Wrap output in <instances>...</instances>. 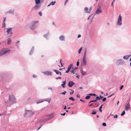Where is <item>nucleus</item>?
<instances>
[{"instance_id": "1", "label": "nucleus", "mask_w": 131, "mask_h": 131, "mask_svg": "<svg viewBox=\"0 0 131 131\" xmlns=\"http://www.w3.org/2000/svg\"><path fill=\"white\" fill-rule=\"evenodd\" d=\"M39 22L37 21H32L30 24V28L31 29L33 30L35 29V25Z\"/></svg>"}, {"instance_id": "2", "label": "nucleus", "mask_w": 131, "mask_h": 131, "mask_svg": "<svg viewBox=\"0 0 131 131\" xmlns=\"http://www.w3.org/2000/svg\"><path fill=\"white\" fill-rule=\"evenodd\" d=\"M5 48L3 49L0 50V56L3 55L6 53H9L10 52V50H5Z\"/></svg>"}, {"instance_id": "3", "label": "nucleus", "mask_w": 131, "mask_h": 131, "mask_svg": "<svg viewBox=\"0 0 131 131\" xmlns=\"http://www.w3.org/2000/svg\"><path fill=\"white\" fill-rule=\"evenodd\" d=\"M9 100L12 103L15 102L16 101V99L13 95H11L9 96Z\"/></svg>"}, {"instance_id": "4", "label": "nucleus", "mask_w": 131, "mask_h": 131, "mask_svg": "<svg viewBox=\"0 0 131 131\" xmlns=\"http://www.w3.org/2000/svg\"><path fill=\"white\" fill-rule=\"evenodd\" d=\"M34 114V113L29 110L27 111L26 112L25 114L24 115L25 117L27 116L28 117L31 116Z\"/></svg>"}, {"instance_id": "5", "label": "nucleus", "mask_w": 131, "mask_h": 131, "mask_svg": "<svg viewBox=\"0 0 131 131\" xmlns=\"http://www.w3.org/2000/svg\"><path fill=\"white\" fill-rule=\"evenodd\" d=\"M12 28H11L6 29H7L6 32H7V35L8 37L11 36L12 34Z\"/></svg>"}, {"instance_id": "6", "label": "nucleus", "mask_w": 131, "mask_h": 131, "mask_svg": "<svg viewBox=\"0 0 131 131\" xmlns=\"http://www.w3.org/2000/svg\"><path fill=\"white\" fill-rule=\"evenodd\" d=\"M102 13V10L100 7H99L95 12V14H99Z\"/></svg>"}, {"instance_id": "7", "label": "nucleus", "mask_w": 131, "mask_h": 131, "mask_svg": "<svg viewBox=\"0 0 131 131\" xmlns=\"http://www.w3.org/2000/svg\"><path fill=\"white\" fill-rule=\"evenodd\" d=\"M49 117H51L50 118H48L47 119H44V122H42V121H41V123H44V122H45L47 121H48L49 120H50L51 118H53V114H50V115H49Z\"/></svg>"}, {"instance_id": "8", "label": "nucleus", "mask_w": 131, "mask_h": 131, "mask_svg": "<svg viewBox=\"0 0 131 131\" xmlns=\"http://www.w3.org/2000/svg\"><path fill=\"white\" fill-rule=\"evenodd\" d=\"M122 18L121 17V15H120L118 17V21L117 22V24H118L119 25H120L122 24V23L121 22H120L122 21Z\"/></svg>"}, {"instance_id": "9", "label": "nucleus", "mask_w": 131, "mask_h": 131, "mask_svg": "<svg viewBox=\"0 0 131 131\" xmlns=\"http://www.w3.org/2000/svg\"><path fill=\"white\" fill-rule=\"evenodd\" d=\"M50 101H51V99L50 98H49L48 99H44L43 101L41 100H40V101L39 102H38V101H37L36 102V103L37 104H38L39 103H41V102H43L44 101H47L48 103H49L50 102Z\"/></svg>"}, {"instance_id": "10", "label": "nucleus", "mask_w": 131, "mask_h": 131, "mask_svg": "<svg viewBox=\"0 0 131 131\" xmlns=\"http://www.w3.org/2000/svg\"><path fill=\"white\" fill-rule=\"evenodd\" d=\"M45 75H52V72L50 71H47L43 72Z\"/></svg>"}, {"instance_id": "11", "label": "nucleus", "mask_w": 131, "mask_h": 131, "mask_svg": "<svg viewBox=\"0 0 131 131\" xmlns=\"http://www.w3.org/2000/svg\"><path fill=\"white\" fill-rule=\"evenodd\" d=\"M74 84V83L72 81H70L68 83V85L70 87H71Z\"/></svg>"}, {"instance_id": "12", "label": "nucleus", "mask_w": 131, "mask_h": 131, "mask_svg": "<svg viewBox=\"0 0 131 131\" xmlns=\"http://www.w3.org/2000/svg\"><path fill=\"white\" fill-rule=\"evenodd\" d=\"M130 107V105L129 102L128 103L125 105V110L128 111Z\"/></svg>"}, {"instance_id": "13", "label": "nucleus", "mask_w": 131, "mask_h": 131, "mask_svg": "<svg viewBox=\"0 0 131 131\" xmlns=\"http://www.w3.org/2000/svg\"><path fill=\"white\" fill-rule=\"evenodd\" d=\"M80 72L82 75H86L87 74L86 72L82 70H81L80 71Z\"/></svg>"}, {"instance_id": "14", "label": "nucleus", "mask_w": 131, "mask_h": 131, "mask_svg": "<svg viewBox=\"0 0 131 131\" xmlns=\"http://www.w3.org/2000/svg\"><path fill=\"white\" fill-rule=\"evenodd\" d=\"M54 71L57 74H60V75H62L61 73V72L58 71L57 70H54Z\"/></svg>"}, {"instance_id": "15", "label": "nucleus", "mask_w": 131, "mask_h": 131, "mask_svg": "<svg viewBox=\"0 0 131 131\" xmlns=\"http://www.w3.org/2000/svg\"><path fill=\"white\" fill-rule=\"evenodd\" d=\"M82 65L85 66L86 65V60H83Z\"/></svg>"}, {"instance_id": "16", "label": "nucleus", "mask_w": 131, "mask_h": 131, "mask_svg": "<svg viewBox=\"0 0 131 131\" xmlns=\"http://www.w3.org/2000/svg\"><path fill=\"white\" fill-rule=\"evenodd\" d=\"M62 83L63 84H62L61 85V86H62L63 88H64L65 87V85L66 83V80L64 82H63Z\"/></svg>"}, {"instance_id": "17", "label": "nucleus", "mask_w": 131, "mask_h": 131, "mask_svg": "<svg viewBox=\"0 0 131 131\" xmlns=\"http://www.w3.org/2000/svg\"><path fill=\"white\" fill-rule=\"evenodd\" d=\"M56 3V2L54 1V2H52L50 4L48 5V6H50V5H54L55 4V3Z\"/></svg>"}, {"instance_id": "18", "label": "nucleus", "mask_w": 131, "mask_h": 131, "mask_svg": "<svg viewBox=\"0 0 131 131\" xmlns=\"http://www.w3.org/2000/svg\"><path fill=\"white\" fill-rule=\"evenodd\" d=\"M40 6L38 5H36L34 7V9L36 10H37L39 8Z\"/></svg>"}, {"instance_id": "19", "label": "nucleus", "mask_w": 131, "mask_h": 131, "mask_svg": "<svg viewBox=\"0 0 131 131\" xmlns=\"http://www.w3.org/2000/svg\"><path fill=\"white\" fill-rule=\"evenodd\" d=\"M60 39L62 40L63 41L64 40V37L63 36H61L59 37Z\"/></svg>"}, {"instance_id": "20", "label": "nucleus", "mask_w": 131, "mask_h": 131, "mask_svg": "<svg viewBox=\"0 0 131 131\" xmlns=\"http://www.w3.org/2000/svg\"><path fill=\"white\" fill-rule=\"evenodd\" d=\"M41 0H35L36 4H38L40 3V1Z\"/></svg>"}, {"instance_id": "21", "label": "nucleus", "mask_w": 131, "mask_h": 131, "mask_svg": "<svg viewBox=\"0 0 131 131\" xmlns=\"http://www.w3.org/2000/svg\"><path fill=\"white\" fill-rule=\"evenodd\" d=\"M73 64H71L70 66H69L68 67V70L70 71L71 69V67H72Z\"/></svg>"}, {"instance_id": "22", "label": "nucleus", "mask_w": 131, "mask_h": 131, "mask_svg": "<svg viewBox=\"0 0 131 131\" xmlns=\"http://www.w3.org/2000/svg\"><path fill=\"white\" fill-rule=\"evenodd\" d=\"M11 41L10 38H9L7 41V44H10L11 43Z\"/></svg>"}, {"instance_id": "23", "label": "nucleus", "mask_w": 131, "mask_h": 131, "mask_svg": "<svg viewBox=\"0 0 131 131\" xmlns=\"http://www.w3.org/2000/svg\"><path fill=\"white\" fill-rule=\"evenodd\" d=\"M103 105H102L99 108V110L101 112H102V110H101V108H102V106H103Z\"/></svg>"}, {"instance_id": "24", "label": "nucleus", "mask_w": 131, "mask_h": 131, "mask_svg": "<svg viewBox=\"0 0 131 131\" xmlns=\"http://www.w3.org/2000/svg\"><path fill=\"white\" fill-rule=\"evenodd\" d=\"M97 101H96V99H95V100H91V101H90L89 102V103H91V102H96Z\"/></svg>"}, {"instance_id": "25", "label": "nucleus", "mask_w": 131, "mask_h": 131, "mask_svg": "<svg viewBox=\"0 0 131 131\" xmlns=\"http://www.w3.org/2000/svg\"><path fill=\"white\" fill-rule=\"evenodd\" d=\"M86 53V52H85L84 53V56L83 60H86V58L85 56Z\"/></svg>"}, {"instance_id": "26", "label": "nucleus", "mask_w": 131, "mask_h": 131, "mask_svg": "<svg viewBox=\"0 0 131 131\" xmlns=\"http://www.w3.org/2000/svg\"><path fill=\"white\" fill-rule=\"evenodd\" d=\"M96 111L95 110H94L91 113V114H96Z\"/></svg>"}, {"instance_id": "27", "label": "nucleus", "mask_w": 131, "mask_h": 131, "mask_svg": "<svg viewBox=\"0 0 131 131\" xmlns=\"http://www.w3.org/2000/svg\"><path fill=\"white\" fill-rule=\"evenodd\" d=\"M95 99L96 100V101H97V100H100V98L99 96H97L95 98Z\"/></svg>"}, {"instance_id": "28", "label": "nucleus", "mask_w": 131, "mask_h": 131, "mask_svg": "<svg viewBox=\"0 0 131 131\" xmlns=\"http://www.w3.org/2000/svg\"><path fill=\"white\" fill-rule=\"evenodd\" d=\"M89 95H90V96L93 95L94 96H96V95L95 94H91L90 93L88 94Z\"/></svg>"}, {"instance_id": "29", "label": "nucleus", "mask_w": 131, "mask_h": 131, "mask_svg": "<svg viewBox=\"0 0 131 131\" xmlns=\"http://www.w3.org/2000/svg\"><path fill=\"white\" fill-rule=\"evenodd\" d=\"M82 47L80 48L79 49V50L78 51V53H80L82 51Z\"/></svg>"}, {"instance_id": "30", "label": "nucleus", "mask_w": 131, "mask_h": 131, "mask_svg": "<svg viewBox=\"0 0 131 131\" xmlns=\"http://www.w3.org/2000/svg\"><path fill=\"white\" fill-rule=\"evenodd\" d=\"M69 100H72L73 101H74V99L72 97H70V98H69Z\"/></svg>"}, {"instance_id": "31", "label": "nucleus", "mask_w": 131, "mask_h": 131, "mask_svg": "<svg viewBox=\"0 0 131 131\" xmlns=\"http://www.w3.org/2000/svg\"><path fill=\"white\" fill-rule=\"evenodd\" d=\"M5 27V23L4 22H3V24H2V27Z\"/></svg>"}, {"instance_id": "32", "label": "nucleus", "mask_w": 131, "mask_h": 131, "mask_svg": "<svg viewBox=\"0 0 131 131\" xmlns=\"http://www.w3.org/2000/svg\"><path fill=\"white\" fill-rule=\"evenodd\" d=\"M125 111H123L122 112V113L121 114V116H123V115H124V114H125Z\"/></svg>"}, {"instance_id": "33", "label": "nucleus", "mask_w": 131, "mask_h": 131, "mask_svg": "<svg viewBox=\"0 0 131 131\" xmlns=\"http://www.w3.org/2000/svg\"><path fill=\"white\" fill-rule=\"evenodd\" d=\"M90 96H87L85 97V99H88L90 98Z\"/></svg>"}, {"instance_id": "34", "label": "nucleus", "mask_w": 131, "mask_h": 131, "mask_svg": "<svg viewBox=\"0 0 131 131\" xmlns=\"http://www.w3.org/2000/svg\"><path fill=\"white\" fill-rule=\"evenodd\" d=\"M123 58L124 59H128V57H127V56H124L123 57Z\"/></svg>"}, {"instance_id": "35", "label": "nucleus", "mask_w": 131, "mask_h": 131, "mask_svg": "<svg viewBox=\"0 0 131 131\" xmlns=\"http://www.w3.org/2000/svg\"><path fill=\"white\" fill-rule=\"evenodd\" d=\"M115 1V0H113V2H112L111 3V5L113 7V4L114 3V2Z\"/></svg>"}, {"instance_id": "36", "label": "nucleus", "mask_w": 131, "mask_h": 131, "mask_svg": "<svg viewBox=\"0 0 131 131\" xmlns=\"http://www.w3.org/2000/svg\"><path fill=\"white\" fill-rule=\"evenodd\" d=\"M84 10L85 11H86V12H88L87 11L88 10V8L85 7L84 8Z\"/></svg>"}, {"instance_id": "37", "label": "nucleus", "mask_w": 131, "mask_h": 131, "mask_svg": "<svg viewBox=\"0 0 131 131\" xmlns=\"http://www.w3.org/2000/svg\"><path fill=\"white\" fill-rule=\"evenodd\" d=\"M71 90L72 91L71 92H70V95H72L74 91Z\"/></svg>"}, {"instance_id": "38", "label": "nucleus", "mask_w": 131, "mask_h": 131, "mask_svg": "<svg viewBox=\"0 0 131 131\" xmlns=\"http://www.w3.org/2000/svg\"><path fill=\"white\" fill-rule=\"evenodd\" d=\"M60 63L61 65V67H62L63 66V65L62 64V63L61 62V59L60 61Z\"/></svg>"}, {"instance_id": "39", "label": "nucleus", "mask_w": 131, "mask_h": 131, "mask_svg": "<svg viewBox=\"0 0 131 131\" xmlns=\"http://www.w3.org/2000/svg\"><path fill=\"white\" fill-rule=\"evenodd\" d=\"M91 9H92V8L91 7H90L89 9V11H88V12H86L88 13H89L90 12V11L91 10Z\"/></svg>"}, {"instance_id": "40", "label": "nucleus", "mask_w": 131, "mask_h": 131, "mask_svg": "<svg viewBox=\"0 0 131 131\" xmlns=\"http://www.w3.org/2000/svg\"><path fill=\"white\" fill-rule=\"evenodd\" d=\"M67 92L66 91H64V92L61 93V94H63L64 95H65V93H66Z\"/></svg>"}, {"instance_id": "41", "label": "nucleus", "mask_w": 131, "mask_h": 131, "mask_svg": "<svg viewBox=\"0 0 131 131\" xmlns=\"http://www.w3.org/2000/svg\"><path fill=\"white\" fill-rule=\"evenodd\" d=\"M123 87H124L123 85H122L120 88V89H119L120 90H121L123 88Z\"/></svg>"}, {"instance_id": "42", "label": "nucleus", "mask_w": 131, "mask_h": 131, "mask_svg": "<svg viewBox=\"0 0 131 131\" xmlns=\"http://www.w3.org/2000/svg\"><path fill=\"white\" fill-rule=\"evenodd\" d=\"M102 125L103 126H105L106 125V123H102Z\"/></svg>"}, {"instance_id": "43", "label": "nucleus", "mask_w": 131, "mask_h": 131, "mask_svg": "<svg viewBox=\"0 0 131 131\" xmlns=\"http://www.w3.org/2000/svg\"><path fill=\"white\" fill-rule=\"evenodd\" d=\"M106 98L105 97L102 100V101L103 102L105 101L106 100Z\"/></svg>"}, {"instance_id": "44", "label": "nucleus", "mask_w": 131, "mask_h": 131, "mask_svg": "<svg viewBox=\"0 0 131 131\" xmlns=\"http://www.w3.org/2000/svg\"><path fill=\"white\" fill-rule=\"evenodd\" d=\"M66 113L65 112L63 114L61 113L60 114L61 115L64 116L65 115Z\"/></svg>"}, {"instance_id": "45", "label": "nucleus", "mask_w": 131, "mask_h": 131, "mask_svg": "<svg viewBox=\"0 0 131 131\" xmlns=\"http://www.w3.org/2000/svg\"><path fill=\"white\" fill-rule=\"evenodd\" d=\"M117 116H118L117 115H115L114 116V118H117Z\"/></svg>"}, {"instance_id": "46", "label": "nucleus", "mask_w": 131, "mask_h": 131, "mask_svg": "<svg viewBox=\"0 0 131 131\" xmlns=\"http://www.w3.org/2000/svg\"><path fill=\"white\" fill-rule=\"evenodd\" d=\"M38 14L40 16H41L42 15L41 13L40 12H39L38 13Z\"/></svg>"}, {"instance_id": "47", "label": "nucleus", "mask_w": 131, "mask_h": 131, "mask_svg": "<svg viewBox=\"0 0 131 131\" xmlns=\"http://www.w3.org/2000/svg\"><path fill=\"white\" fill-rule=\"evenodd\" d=\"M79 61H77V66H79Z\"/></svg>"}, {"instance_id": "48", "label": "nucleus", "mask_w": 131, "mask_h": 131, "mask_svg": "<svg viewBox=\"0 0 131 131\" xmlns=\"http://www.w3.org/2000/svg\"><path fill=\"white\" fill-rule=\"evenodd\" d=\"M80 101H82V102H84V103L85 102V101L83 100H82V99H80Z\"/></svg>"}, {"instance_id": "49", "label": "nucleus", "mask_w": 131, "mask_h": 131, "mask_svg": "<svg viewBox=\"0 0 131 131\" xmlns=\"http://www.w3.org/2000/svg\"><path fill=\"white\" fill-rule=\"evenodd\" d=\"M42 126V125H40L39 126V127L37 129V130H39L40 128Z\"/></svg>"}, {"instance_id": "50", "label": "nucleus", "mask_w": 131, "mask_h": 131, "mask_svg": "<svg viewBox=\"0 0 131 131\" xmlns=\"http://www.w3.org/2000/svg\"><path fill=\"white\" fill-rule=\"evenodd\" d=\"M76 96L77 97H80V95L78 94H77V95H76Z\"/></svg>"}, {"instance_id": "51", "label": "nucleus", "mask_w": 131, "mask_h": 131, "mask_svg": "<svg viewBox=\"0 0 131 131\" xmlns=\"http://www.w3.org/2000/svg\"><path fill=\"white\" fill-rule=\"evenodd\" d=\"M61 77H58L57 78H56V79H61Z\"/></svg>"}, {"instance_id": "52", "label": "nucleus", "mask_w": 131, "mask_h": 131, "mask_svg": "<svg viewBox=\"0 0 131 131\" xmlns=\"http://www.w3.org/2000/svg\"><path fill=\"white\" fill-rule=\"evenodd\" d=\"M114 94L113 93V94H112L110 95L109 96H108V97H111L112 95H114Z\"/></svg>"}, {"instance_id": "53", "label": "nucleus", "mask_w": 131, "mask_h": 131, "mask_svg": "<svg viewBox=\"0 0 131 131\" xmlns=\"http://www.w3.org/2000/svg\"><path fill=\"white\" fill-rule=\"evenodd\" d=\"M33 77L34 78H35L36 77H37V76L36 75H34L33 76Z\"/></svg>"}, {"instance_id": "54", "label": "nucleus", "mask_w": 131, "mask_h": 131, "mask_svg": "<svg viewBox=\"0 0 131 131\" xmlns=\"http://www.w3.org/2000/svg\"><path fill=\"white\" fill-rule=\"evenodd\" d=\"M70 72H71V73H73V74L74 73V71L73 70H72V71H71Z\"/></svg>"}, {"instance_id": "55", "label": "nucleus", "mask_w": 131, "mask_h": 131, "mask_svg": "<svg viewBox=\"0 0 131 131\" xmlns=\"http://www.w3.org/2000/svg\"><path fill=\"white\" fill-rule=\"evenodd\" d=\"M100 99H102L103 98V96H101V95H100Z\"/></svg>"}, {"instance_id": "56", "label": "nucleus", "mask_w": 131, "mask_h": 131, "mask_svg": "<svg viewBox=\"0 0 131 131\" xmlns=\"http://www.w3.org/2000/svg\"><path fill=\"white\" fill-rule=\"evenodd\" d=\"M66 105H65L64 108H63V109L66 110Z\"/></svg>"}, {"instance_id": "57", "label": "nucleus", "mask_w": 131, "mask_h": 131, "mask_svg": "<svg viewBox=\"0 0 131 131\" xmlns=\"http://www.w3.org/2000/svg\"><path fill=\"white\" fill-rule=\"evenodd\" d=\"M81 35H79L78 36V38H79L81 37Z\"/></svg>"}, {"instance_id": "58", "label": "nucleus", "mask_w": 131, "mask_h": 131, "mask_svg": "<svg viewBox=\"0 0 131 131\" xmlns=\"http://www.w3.org/2000/svg\"><path fill=\"white\" fill-rule=\"evenodd\" d=\"M44 37H47L48 36V35H44Z\"/></svg>"}, {"instance_id": "59", "label": "nucleus", "mask_w": 131, "mask_h": 131, "mask_svg": "<svg viewBox=\"0 0 131 131\" xmlns=\"http://www.w3.org/2000/svg\"><path fill=\"white\" fill-rule=\"evenodd\" d=\"M69 70H67L66 72V73H68V72H69Z\"/></svg>"}, {"instance_id": "60", "label": "nucleus", "mask_w": 131, "mask_h": 131, "mask_svg": "<svg viewBox=\"0 0 131 131\" xmlns=\"http://www.w3.org/2000/svg\"><path fill=\"white\" fill-rule=\"evenodd\" d=\"M4 19L3 20V22H5V21H6V18H4Z\"/></svg>"}, {"instance_id": "61", "label": "nucleus", "mask_w": 131, "mask_h": 131, "mask_svg": "<svg viewBox=\"0 0 131 131\" xmlns=\"http://www.w3.org/2000/svg\"><path fill=\"white\" fill-rule=\"evenodd\" d=\"M49 89H50V90H52V88H48Z\"/></svg>"}, {"instance_id": "62", "label": "nucleus", "mask_w": 131, "mask_h": 131, "mask_svg": "<svg viewBox=\"0 0 131 131\" xmlns=\"http://www.w3.org/2000/svg\"><path fill=\"white\" fill-rule=\"evenodd\" d=\"M92 104H91L89 105V106H91L92 105Z\"/></svg>"}, {"instance_id": "63", "label": "nucleus", "mask_w": 131, "mask_h": 131, "mask_svg": "<svg viewBox=\"0 0 131 131\" xmlns=\"http://www.w3.org/2000/svg\"><path fill=\"white\" fill-rule=\"evenodd\" d=\"M119 103V101H118L117 102V105H118V104Z\"/></svg>"}, {"instance_id": "64", "label": "nucleus", "mask_w": 131, "mask_h": 131, "mask_svg": "<svg viewBox=\"0 0 131 131\" xmlns=\"http://www.w3.org/2000/svg\"><path fill=\"white\" fill-rule=\"evenodd\" d=\"M19 42H20L19 41H17V42L16 43H19Z\"/></svg>"}]
</instances>
